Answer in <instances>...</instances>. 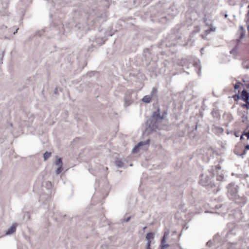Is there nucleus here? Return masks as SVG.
<instances>
[{
    "mask_svg": "<svg viewBox=\"0 0 249 249\" xmlns=\"http://www.w3.org/2000/svg\"><path fill=\"white\" fill-rule=\"evenodd\" d=\"M167 115V113L164 111L161 115L160 114V108L153 112L150 120L147 121L149 127L152 130L156 129H161L160 124Z\"/></svg>",
    "mask_w": 249,
    "mask_h": 249,
    "instance_id": "nucleus-1",
    "label": "nucleus"
},
{
    "mask_svg": "<svg viewBox=\"0 0 249 249\" xmlns=\"http://www.w3.org/2000/svg\"><path fill=\"white\" fill-rule=\"evenodd\" d=\"M170 234V231L167 230V231H165L164 232V235L162 237L163 238V241H164V240L166 239V237L169 235Z\"/></svg>",
    "mask_w": 249,
    "mask_h": 249,
    "instance_id": "nucleus-15",
    "label": "nucleus"
},
{
    "mask_svg": "<svg viewBox=\"0 0 249 249\" xmlns=\"http://www.w3.org/2000/svg\"><path fill=\"white\" fill-rule=\"evenodd\" d=\"M248 14H249V11L248 12Z\"/></svg>",
    "mask_w": 249,
    "mask_h": 249,
    "instance_id": "nucleus-40",
    "label": "nucleus"
},
{
    "mask_svg": "<svg viewBox=\"0 0 249 249\" xmlns=\"http://www.w3.org/2000/svg\"><path fill=\"white\" fill-rule=\"evenodd\" d=\"M216 31V28L213 27V26H211V27L209 29L206 30L205 31V34L206 35L209 34L211 32H215Z\"/></svg>",
    "mask_w": 249,
    "mask_h": 249,
    "instance_id": "nucleus-12",
    "label": "nucleus"
},
{
    "mask_svg": "<svg viewBox=\"0 0 249 249\" xmlns=\"http://www.w3.org/2000/svg\"><path fill=\"white\" fill-rule=\"evenodd\" d=\"M149 140H147L144 142H139L136 145H135V147L132 149V152L135 153L138 152L140 149H147L149 146Z\"/></svg>",
    "mask_w": 249,
    "mask_h": 249,
    "instance_id": "nucleus-3",
    "label": "nucleus"
},
{
    "mask_svg": "<svg viewBox=\"0 0 249 249\" xmlns=\"http://www.w3.org/2000/svg\"><path fill=\"white\" fill-rule=\"evenodd\" d=\"M217 180H221L220 178V177H217Z\"/></svg>",
    "mask_w": 249,
    "mask_h": 249,
    "instance_id": "nucleus-33",
    "label": "nucleus"
},
{
    "mask_svg": "<svg viewBox=\"0 0 249 249\" xmlns=\"http://www.w3.org/2000/svg\"><path fill=\"white\" fill-rule=\"evenodd\" d=\"M241 84L240 82H238L235 84L234 86V88L235 89H237L239 88V85Z\"/></svg>",
    "mask_w": 249,
    "mask_h": 249,
    "instance_id": "nucleus-23",
    "label": "nucleus"
},
{
    "mask_svg": "<svg viewBox=\"0 0 249 249\" xmlns=\"http://www.w3.org/2000/svg\"><path fill=\"white\" fill-rule=\"evenodd\" d=\"M245 149H247V150H249V145H247L246 146H245Z\"/></svg>",
    "mask_w": 249,
    "mask_h": 249,
    "instance_id": "nucleus-30",
    "label": "nucleus"
},
{
    "mask_svg": "<svg viewBox=\"0 0 249 249\" xmlns=\"http://www.w3.org/2000/svg\"><path fill=\"white\" fill-rule=\"evenodd\" d=\"M144 55L146 56L147 54H149V51L148 49H145L143 52Z\"/></svg>",
    "mask_w": 249,
    "mask_h": 249,
    "instance_id": "nucleus-24",
    "label": "nucleus"
},
{
    "mask_svg": "<svg viewBox=\"0 0 249 249\" xmlns=\"http://www.w3.org/2000/svg\"><path fill=\"white\" fill-rule=\"evenodd\" d=\"M51 152H46L43 155V157H44V160H46L48 159H49V158L51 156Z\"/></svg>",
    "mask_w": 249,
    "mask_h": 249,
    "instance_id": "nucleus-14",
    "label": "nucleus"
},
{
    "mask_svg": "<svg viewBox=\"0 0 249 249\" xmlns=\"http://www.w3.org/2000/svg\"><path fill=\"white\" fill-rule=\"evenodd\" d=\"M157 92V89L155 88H153L152 90V93L153 94L154 92Z\"/></svg>",
    "mask_w": 249,
    "mask_h": 249,
    "instance_id": "nucleus-28",
    "label": "nucleus"
},
{
    "mask_svg": "<svg viewBox=\"0 0 249 249\" xmlns=\"http://www.w3.org/2000/svg\"><path fill=\"white\" fill-rule=\"evenodd\" d=\"M151 100V98L149 95H145L143 97L142 101L144 103H150Z\"/></svg>",
    "mask_w": 249,
    "mask_h": 249,
    "instance_id": "nucleus-11",
    "label": "nucleus"
},
{
    "mask_svg": "<svg viewBox=\"0 0 249 249\" xmlns=\"http://www.w3.org/2000/svg\"><path fill=\"white\" fill-rule=\"evenodd\" d=\"M240 28H241V29H243V27L242 26H240Z\"/></svg>",
    "mask_w": 249,
    "mask_h": 249,
    "instance_id": "nucleus-38",
    "label": "nucleus"
},
{
    "mask_svg": "<svg viewBox=\"0 0 249 249\" xmlns=\"http://www.w3.org/2000/svg\"><path fill=\"white\" fill-rule=\"evenodd\" d=\"M248 14H249V11L248 12Z\"/></svg>",
    "mask_w": 249,
    "mask_h": 249,
    "instance_id": "nucleus-41",
    "label": "nucleus"
},
{
    "mask_svg": "<svg viewBox=\"0 0 249 249\" xmlns=\"http://www.w3.org/2000/svg\"><path fill=\"white\" fill-rule=\"evenodd\" d=\"M241 99L245 102L249 101V93L245 89H244L242 91Z\"/></svg>",
    "mask_w": 249,
    "mask_h": 249,
    "instance_id": "nucleus-5",
    "label": "nucleus"
},
{
    "mask_svg": "<svg viewBox=\"0 0 249 249\" xmlns=\"http://www.w3.org/2000/svg\"><path fill=\"white\" fill-rule=\"evenodd\" d=\"M169 247V245L166 244H163V245H160V249H165L168 248Z\"/></svg>",
    "mask_w": 249,
    "mask_h": 249,
    "instance_id": "nucleus-22",
    "label": "nucleus"
},
{
    "mask_svg": "<svg viewBox=\"0 0 249 249\" xmlns=\"http://www.w3.org/2000/svg\"><path fill=\"white\" fill-rule=\"evenodd\" d=\"M203 50H204V48H201V50H200L201 52L202 53V52L203 51Z\"/></svg>",
    "mask_w": 249,
    "mask_h": 249,
    "instance_id": "nucleus-34",
    "label": "nucleus"
},
{
    "mask_svg": "<svg viewBox=\"0 0 249 249\" xmlns=\"http://www.w3.org/2000/svg\"><path fill=\"white\" fill-rule=\"evenodd\" d=\"M232 98L234 99V100L237 101L239 99H241V96L239 94H236L232 96Z\"/></svg>",
    "mask_w": 249,
    "mask_h": 249,
    "instance_id": "nucleus-18",
    "label": "nucleus"
},
{
    "mask_svg": "<svg viewBox=\"0 0 249 249\" xmlns=\"http://www.w3.org/2000/svg\"><path fill=\"white\" fill-rule=\"evenodd\" d=\"M124 100L125 106H128L131 104L129 92L126 93L124 97Z\"/></svg>",
    "mask_w": 249,
    "mask_h": 249,
    "instance_id": "nucleus-8",
    "label": "nucleus"
},
{
    "mask_svg": "<svg viewBox=\"0 0 249 249\" xmlns=\"http://www.w3.org/2000/svg\"><path fill=\"white\" fill-rule=\"evenodd\" d=\"M243 107H246L247 109H249V101L246 102V104L242 105Z\"/></svg>",
    "mask_w": 249,
    "mask_h": 249,
    "instance_id": "nucleus-20",
    "label": "nucleus"
},
{
    "mask_svg": "<svg viewBox=\"0 0 249 249\" xmlns=\"http://www.w3.org/2000/svg\"><path fill=\"white\" fill-rule=\"evenodd\" d=\"M165 242H166V239H165L164 241L163 242V238H162L161 241V245H163V244H166Z\"/></svg>",
    "mask_w": 249,
    "mask_h": 249,
    "instance_id": "nucleus-27",
    "label": "nucleus"
},
{
    "mask_svg": "<svg viewBox=\"0 0 249 249\" xmlns=\"http://www.w3.org/2000/svg\"><path fill=\"white\" fill-rule=\"evenodd\" d=\"M211 182V178L208 176L202 175L200 179L199 183L204 186H208Z\"/></svg>",
    "mask_w": 249,
    "mask_h": 249,
    "instance_id": "nucleus-4",
    "label": "nucleus"
},
{
    "mask_svg": "<svg viewBox=\"0 0 249 249\" xmlns=\"http://www.w3.org/2000/svg\"><path fill=\"white\" fill-rule=\"evenodd\" d=\"M194 66L196 68L198 69V71H197V74L198 76H200V71H201V66H200V62L199 60L195 62L194 63Z\"/></svg>",
    "mask_w": 249,
    "mask_h": 249,
    "instance_id": "nucleus-9",
    "label": "nucleus"
},
{
    "mask_svg": "<svg viewBox=\"0 0 249 249\" xmlns=\"http://www.w3.org/2000/svg\"><path fill=\"white\" fill-rule=\"evenodd\" d=\"M237 212H238V213H239V214L241 213V211L240 210V209H237Z\"/></svg>",
    "mask_w": 249,
    "mask_h": 249,
    "instance_id": "nucleus-31",
    "label": "nucleus"
},
{
    "mask_svg": "<svg viewBox=\"0 0 249 249\" xmlns=\"http://www.w3.org/2000/svg\"><path fill=\"white\" fill-rule=\"evenodd\" d=\"M243 135H245L246 136H247V138H248V139H249V131L248 132H244L243 133Z\"/></svg>",
    "mask_w": 249,
    "mask_h": 249,
    "instance_id": "nucleus-25",
    "label": "nucleus"
},
{
    "mask_svg": "<svg viewBox=\"0 0 249 249\" xmlns=\"http://www.w3.org/2000/svg\"><path fill=\"white\" fill-rule=\"evenodd\" d=\"M115 164L118 167H122L124 166V163L120 160H117Z\"/></svg>",
    "mask_w": 249,
    "mask_h": 249,
    "instance_id": "nucleus-13",
    "label": "nucleus"
},
{
    "mask_svg": "<svg viewBox=\"0 0 249 249\" xmlns=\"http://www.w3.org/2000/svg\"><path fill=\"white\" fill-rule=\"evenodd\" d=\"M38 35H39V36H41V34H39V33H38Z\"/></svg>",
    "mask_w": 249,
    "mask_h": 249,
    "instance_id": "nucleus-39",
    "label": "nucleus"
},
{
    "mask_svg": "<svg viewBox=\"0 0 249 249\" xmlns=\"http://www.w3.org/2000/svg\"><path fill=\"white\" fill-rule=\"evenodd\" d=\"M146 243H151V240L153 239L154 237L152 232H148L146 235Z\"/></svg>",
    "mask_w": 249,
    "mask_h": 249,
    "instance_id": "nucleus-10",
    "label": "nucleus"
},
{
    "mask_svg": "<svg viewBox=\"0 0 249 249\" xmlns=\"http://www.w3.org/2000/svg\"><path fill=\"white\" fill-rule=\"evenodd\" d=\"M146 228V227H144L143 228V230H144Z\"/></svg>",
    "mask_w": 249,
    "mask_h": 249,
    "instance_id": "nucleus-37",
    "label": "nucleus"
},
{
    "mask_svg": "<svg viewBox=\"0 0 249 249\" xmlns=\"http://www.w3.org/2000/svg\"><path fill=\"white\" fill-rule=\"evenodd\" d=\"M62 170V166H58V167L57 168L56 170V174L57 175H59Z\"/></svg>",
    "mask_w": 249,
    "mask_h": 249,
    "instance_id": "nucleus-19",
    "label": "nucleus"
},
{
    "mask_svg": "<svg viewBox=\"0 0 249 249\" xmlns=\"http://www.w3.org/2000/svg\"><path fill=\"white\" fill-rule=\"evenodd\" d=\"M237 49H238V47H237V46H236L233 49H232L230 51V53L232 54V53H236Z\"/></svg>",
    "mask_w": 249,
    "mask_h": 249,
    "instance_id": "nucleus-21",
    "label": "nucleus"
},
{
    "mask_svg": "<svg viewBox=\"0 0 249 249\" xmlns=\"http://www.w3.org/2000/svg\"><path fill=\"white\" fill-rule=\"evenodd\" d=\"M243 135H242L241 136V137H240V139H241V140L243 139Z\"/></svg>",
    "mask_w": 249,
    "mask_h": 249,
    "instance_id": "nucleus-36",
    "label": "nucleus"
},
{
    "mask_svg": "<svg viewBox=\"0 0 249 249\" xmlns=\"http://www.w3.org/2000/svg\"><path fill=\"white\" fill-rule=\"evenodd\" d=\"M56 165H58V166H63L62 160L61 158H58L57 159V160L56 161Z\"/></svg>",
    "mask_w": 249,
    "mask_h": 249,
    "instance_id": "nucleus-16",
    "label": "nucleus"
},
{
    "mask_svg": "<svg viewBox=\"0 0 249 249\" xmlns=\"http://www.w3.org/2000/svg\"><path fill=\"white\" fill-rule=\"evenodd\" d=\"M216 169L219 170L220 169V166H216L215 167Z\"/></svg>",
    "mask_w": 249,
    "mask_h": 249,
    "instance_id": "nucleus-32",
    "label": "nucleus"
},
{
    "mask_svg": "<svg viewBox=\"0 0 249 249\" xmlns=\"http://www.w3.org/2000/svg\"><path fill=\"white\" fill-rule=\"evenodd\" d=\"M186 63H187V59H182L178 63V65L183 66L185 65Z\"/></svg>",
    "mask_w": 249,
    "mask_h": 249,
    "instance_id": "nucleus-17",
    "label": "nucleus"
},
{
    "mask_svg": "<svg viewBox=\"0 0 249 249\" xmlns=\"http://www.w3.org/2000/svg\"><path fill=\"white\" fill-rule=\"evenodd\" d=\"M17 30H18V29H17L16 31H15V32H14V33H13V34H14V35H15V34H16V33L17 32Z\"/></svg>",
    "mask_w": 249,
    "mask_h": 249,
    "instance_id": "nucleus-35",
    "label": "nucleus"
},
{
    "mask_svg": "<svg viewBox=\"0 0 249 249\" xmlns=\"http://www.w3.org/2000/svg\"><path fill=\"white\" fill-rule=\"evenodd\" d=\"M223 207V205H217V206H216V207L217 209H219V208H221V207Z\"/></svg>",
    "mask_w": 249,
    "mask_h": 249,
    "instance_id": "nucleus-29",
    "label": "nucleus"
},
{
    "mask_svg": "<svg viewBox=\"0 0 249 249\" xmlns=\"http://www.w3.org/2000/svg\"><path fill=\"white\" fill-rule=\"evenodd\" d=\"M130 218H131L130 216L124 219V221L125 222H127L130 220Z\"/></svg>",
    "mask_w": 249,
    "mask_h": 249,
    "instance_id": "nucleus-26",
    "label": "nucleus"
},
{
    "mask_svg": "<svg viewBox=\"0 0 249 249\" xmlns=\"http://www.w3.org/2000/svg\"><path fill=\"white\" fill-rule=\"evenodd\" d=\"M45 185L43 184V185H42V187H43L42 190H44V188H45L47 191V192L46 193L48 195H49L51 193L50 189H51V186H52L51 182L50 181H46L45 182Z\"/></svg>",
    "mask_w": 249,
    "mask_h": 249,
    "instance_id": "nucleus-6",
    "label": "nucleus"
},
{
    "mask_svg": "<svg viewBox=\"0 0 249 249\" xmlns=\"http://www.w3.org/2000/svg\"><path fill=\"white\" fill-rule=\"evenodd\" d=\"M228 196L230 199L235 201V203L242 206L246 203V199L239 197L238 193V186L234 183H231L227 187Z\"/></svg>",
    "mask_w": 249,
    "mask_h": 249,
    "instance_id": "nucleus-2",
    "label": "nucleus"
},
{
    "mask_svg": "<svg viewBox=\"0 0 249 249\" xmlns=\"http://www.w3.org/2000/svg\"><path fill=\"white\" fill-rule=\"evenodd\" d=\"M17 226V225L16 224H12V225L10 227L8 228V229L6 231L5 234L10 235L15 232L16 230Z\"/></svg>",
    "mask_w": 249,
    "mask_h": 249,
    "instance_id": "nucleus-7",
    "label": "nucleus"
}]
</instances>
